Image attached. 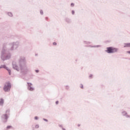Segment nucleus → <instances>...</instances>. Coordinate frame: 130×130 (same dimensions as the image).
Masks as SVG:
<instances>
[{
	"label": "nucleus",
	"instance_id": "9b49d317",
	"mask_svg": "<svg viewBox=\"0 0 130 130\" xmlns=\"http://www.w3.org/2000/svg\"><path fill=\"white\" fill-rule=\"evenodd\" d=\"M35 119H36V120L38 119V117L36 116V117H35Z\"/></svg>",
	"mask_w": 130,
	"mask_h": 130
},
{
	"label": "nucleus",
	"instance_id": "0eeeda50",
	"mask_svg": "<svg viewBox=\"0 0 130 130\" xmlns=\"http://www.w3.org/2000/svg\"><path fill=\"white\" fill-rule=\"evenodd\" d=\"M12 127V126H8L7 127H6V130H8V129H9V128H11Z\"/></svg>",
	"mask_w": 130,
	"mask_h": 130
},
{
	"label": "nucleus",
	"instance_id": "39448f33",
	"mask_svg": "<svg viewBox=\"0 0 130 130\" xmlns=\"http://www.w3.org/2000/svg\"><path fill=\"white\" fill-rule=\"evenodd\" d=\"M4 104V100L1 99H0V105H3Z\"/></svg>",
	"mask_w": 130,
	"mask_h": 130
},
{
	"label": "nucleus",
	"instance_id": "f257e3e1",
	"mask_svg": "<svg viewBox=\"0 0 130 130\" xmlns=\"http://www.w3.org/2000/svg\"><path fill=\"white\" fill-rule=\"evenodd\" d=\"M11 87H12V85H11V83L10 82H7L4 87V90L5 92H8L11 89Z\"/></svg>",
	"mask_w": 130,
	"mask_h": 130
},
{
	"label": "nucleus",
	"instance_id": "2eb2a0df",
	"mask_svg": "<svg viewBox=\"0 0 130 130\" xmlns=\"http://www.w3.org/2000/svg\"><path fill=\"white\" fill-rule=\"evenodd\" d=\"M127 53H129V54H130V51H127Z\"/></svg>",
	"mask_w": 130,
	"mask_h": 130
},
{
	"label": "nucleus",
	"instance_id": "20e7f679",
	"mask_svg": "<svg viewBox=\"0 0 130 130\" xmlns=\"http://www.w3.org/2000/svg\"><path fill=\"white\" fill-rule=\"evenodd\" d=\"M124 47H130V43L125 44Z\"/></svg>",
	"mask_w": 130,
	"mask_h": 130
},
{
	"label": "nucleus",
	"instance_id": "7ed1b4c3",
	"mask_svg": "<svg viewBox=\"0 0 130 130\" xmlns=\"http://www.w3.org/2000/svg\"><path fill=\"white\" fill-rule=\"evenodd\" d=\"M6 69V70H7L9 75H11V70L8 69V68H7V67H6V65H2L1 66H0V69Z\"/></svg>",
	"mask_w": 130,
	"mask_h": 130
},
{
	"label": "nucleus",
	"instance_id": "9d476101",
	"mask_svg": "<svg viewBox=\"0 0 130 130\" xmlns=\"http://www.w3.org/2000/svg\"><path fill=\"white\" fill-rule=\"evenodd\" d=\"M72 15H75V11H72Z\"/></svg>",
	"mask_w": 130,
	"mask_h": 130
},
{
	"label": "nucleus",
	"instance_id": "1a4fd4ad",
	"mask_svg": "<svg viewBox=\"0 0 130 130\" xmlns=\"http://www.w3.org/2000/svg\"><path fill=\"white\" fill-rule=\"evenodd\" d=\"M39 127V125H36V128H38Z\"/></svg>",
	"mask_w": 130,
	"mask_h": 130
},
{
	"label": "nucleus",
	"instance_id": "f3484780",
	"mask_svg": "<svg viewBox=\"0 0 130 130\" xmlns=\"http://www.w3.org/2000/svg\"><path fill=\"white\" fill-rule=\"evenodd\" d=\"M56 104H58V101L56 102Z\"/></svg>",
	"mask_w": 130,
	"mask_h": 130
},
{
	"label": "nucleus",
	"instance_id": "dca6fc26",
	"mask_svg": "<svg viewBox=\"0 0 130 130\" xmlns=\"http://www.w3.org/2000/svg\"><path fill=\"white\" fill-rule=\"evenodd\" d=\"M36 73H39V71L36 70Z\"/></svg>",
	"mask_w": 130,
	"mask_h": 130
},
{
	"label": "nucleus",
	"instance_id": "f03ea898",
	"mask_svg": "<svg viewBox=\"0 0 130 130\" xmlns=\"http://www.w3.org/2000/svg\"><path fill=\"white\" fill-rule=\"evenodd\" d=\"M106 51L107 52H108V53H113L117 51V49L113 47H109L107 48Z\"/></svg>",
	"mask_w": 130,
	"mask_h": 130
},
{
	"label": "nucleus",
	"instance_id": "f8f14e48",
	"mask_svg": "<svg viewBox=\"0 0 130 130\" xmlns=\"http://www.w3.org/2000/svg\"><path fill=\"white\" fill-rule=\"evenodd\" d=\"M71 7H74V4L72 3V4H71Z\"/></svg>",
	"mask_w": 130,
	"mask_h": 130
},
{
	"label": "nucleus",
	"instance_id": "6e6552de",
	"mask_svg": "<svg viewBox=\"0 0 130 130\" xmlns=\"http://www.w3.org/2000/svg\"><path fill=\"white\" fill-rule=\"evenodd\" d=\"M8 15H9V16H10V17H12V16H13V14H12L11 13H8Z\"/></svg>",
	"mask_w": 130,
	"mask_h": 130
},
{
	"label": "nucleus",
	"instance_id": "4468645a",
	"mask_svg": "<svg viewBox=\"0 0 130 130\" xmlns=\"http://www.w3.org/2000/svg\"><path fill=\"white\" fill-rule=\"evenodd\" d=\"M80 88H81V89H83V85H81Z\"/></svg>",
	"mask_w": 130,
	"mask_h": 130
},
{
	"label": "nucleus",
	"instance_id": "ddd939ff",
	"mask_svg": "<svg viewBox=\"0 0 130 130\" xmlns=\"http://www.w3.org/2000/svg\"><path fill=\"white\" fill-rule=\"evenodd\" d=\"M53 45H56V43L54 42V43H53Z\"/></svg>",
	"mask_w": 130,
	"mask_h": 130
},
{
	"label": "nucleus",
	"instance_id": "423d86ee",
	"mask_svg": "<svg viewBox=\"0 0 130 130\" xmlns=\"http://www.w3.org/2000/svg\"><path fill=\"white\" fill-rule=\"evenodd\" d=\"M13 68H14L15 70H17V71H18V67H17V66L14 65V66H13Z\"/></svg>",
	"mask_w": 130,
	"mask_h": 130
},
{
	"label": "nucleus",
	"instance_id": "a211bd4d",
	"mask_svg": "<svg viewBox=\"0 0 130 130\" xmlns=\"http://www.w3.org/2000/svg\"><path fill=\"white\" fill-rule=\"evenodd\" d=\"M32 90H33V89H31V91H32Z\"/></svg>",
	"mask_w": 130,
	"mask_h": 130
},
{
	"label": "nucleus",
	"instance_id": "6ab92c4d",
	"mask_svg": "<svg viewBox=\"0 0 130 130\" xmlns=\"http://www.w3.org/2000/svg\"><path fill=\"white\" fill-rule=\"evenodd\" d=\"M5 116H7V115H5Z\"/></svg>",
	"mask_w": 130,
	"mask_h": 130
}]
</instances>
